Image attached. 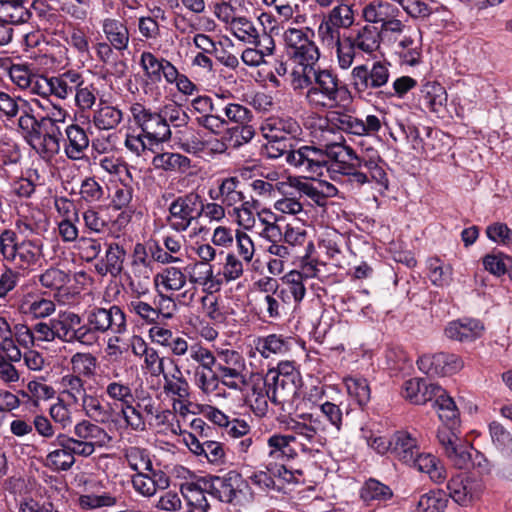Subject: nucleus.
Wrapping results in <instances>:
<instances>
[{
	"label": "nucleus",
	"instance_id": "nucleus-1",
	"mask_svg": "<svg viewBox=\"0 0 512 512\" xmlns=\"http://www.w3.org/2000/svg\"><path fill=\"white\" fill-rule=\"evenodd\" d=\"M359 152L345 143H334L324 151L314 146H301L290 154L289 161L306 171L311 177L323 175L326 168L345 177V181L354 188L375 182L384 189L388 188V177L384 169L385 161L372 145V139L361 138Z\"/></svg>",
	"mask_w": 512,
	"mask_h": 512
},
{
	"label": "nucleus",
	"instance_id": "nucleus-2",
	"mask_svg": "<svg viewBox=\"0 0 512 512\" xmlns=\"http://www.w3.org/2000/svg\"><path fill=\"white\" fill-rule=\"evenodd\" d=\"M64 114L59 109V115H62V118L45 116L38 120L33 115V108L29 102L19 113V130L32 149L45 161L52 160L60 152L63 138L61 125L65 123Z\"/></svg>",
	"mask_w": 512,
	"mask_h": 512
},
{
	"label": "nucleus",
	"instance_id": "nucleus-3",
	"mask_svg": "<svg viewBox=\"0 0 512 512\" xmlns=\"http://www.w3.org/2000/svg\"><path fill=\"white\" fill-rule=\"evenodd\" d=\"M348 86L332 69L317 67L313 87L305 92L307 104L318 111L347 108L352 103Z\"/></svg>",
	"mask_w": 512,
	"mask_h": 512
},
{
	"label": "nucleus",
	"instance_id": "nucleus-4",
	"mask_svg": "<svg viewBox=\"0 0 512 512\" xmlns=\"http://www.w3.org/2000/svg\"><path fill=\"white\" fill-rule=\"evenodd\" d=\"M434 407L443 424L437 430L438 443L454 466H463L469 456L462 447V437L459 429V412L454 400L447 395L435 400Z\"/></svg>",
	"mask_w": 512,
	"mask_h": 512
},
{
	"label": "nucleus",
	"instance_id": "nucleus-5",
	"mask_svg": "<svg viewBox=\"0 0 512 512\" xmlns=\"http://www.w3.org/2000/svg\"><path fill=\"white\" fill-rule=\"evenodd\" d=\"M86 347L96 345L101 335H122L127 331L125 312L117 305L92 307L83 315Z\"/></svg>",
	"mask_w": 512,
	"mask_h": 512
},
{
	"label": "nucleus",
	"instance_id": "nucleus-6",
	"mask_svg": "<svg viewBox=\"0 0 512 512\" xmlns=\"http://www.w3.org/2000/svg\"><path fill=\"white\" fill-rule=\"evenodd\" d=\"M62 440L72 444V452L84 458L90 457L97 448L106 446L111 437L104 428L90 420L82 419L73 427V435L62 437Z\"/></svg>",
	"mask_w": 512,
	"mask_h": 512
},
{
	"label": "nucleus",
	"instance_id": "nucleus-7",
	"mask_svg": "<svg viewBox=\"0 0 512 512\" xmlns=\"http://www.w3.org/2000/svg\"><path fill=\"white\" fill-rule=\"evenodd\" d=\"M327 424L321 416L313 413L302 414L298 420H292L289 429L295 443L301 446L304 453L319 452L325 445L323 434L327 431Z\"/></svg>",
	"mask_w": 512,
	"mask_h": 512
},
{
	"label": "nucleus",
	"instance_id": "nucleus-8",
	"mask_svg": "<svg viewBox=\"0 0 512 512\" xmlns=\"http://www.w3.org/2000/svg\"><path fill=\"white\" fill-rule=\"evenodd\" d=\"M313 38L314 31L310 28H287L283 33L287 55L299 65H316L320 52Z\"/></svg>",
	"mask_w": 512,
	"mask_h": 512
},
{
	"label": "nucleus",
	"instance_id": "nucleus-9",
	"mask_svg": "<svg viewBox=\"0 0 512 512\" xmlns=\"http://www.w3.org/2000/svg\"><path fill=\"white\" fill-rule=\"evenodd\" d=\"M269 400L286 412L294 408L298 395L299 375L297 372L268 370L266 376Z\"/></svg>",
	"mask_w": 512,
	"mask_h": 512
},
{
	"label": "nucleus",
	"instance_id": "nucleus-10",
	"mask_svg": "<svg viewBox=\"0 0 512 512\" xmlns=\"http://www.w3.org/2000/svg\"><path fill=\"white\" fill-rule=\"evenodd\" d=\"M201 483L208 495L225 504H236L243 492V486L247 484L242 475L235 470L223 475H205L201 477Z\"/></svg>",
	"mask_w": 512,
	"mask_h": 512
},
{
	"label": "nucleus",
	"instance_id": "nucleus-11",
	"mask_svg": "<svg viewBox=\"0 0 512 512\" xmlns=\"http://www.w3.org/2000/svg\"><path fill=\"white\" fill-rule=\"evenodd\" d=\"M390 63L386 61H375L371 67L366 64L355 66L351 72V83L358 93L371 95L376 91L377 95L385 94L380 90L385 87L390 78Z\"/></svg>",
	"mask_w": 512,
	"mask_h": 512
},
{
	"label": "nucleus",
	"instance_id": "nucleus-12",
	"mask_svg": "<svg viewBox=\"0 0 512 512\" xmlns=\"http://www.w3.org/2000/svg\"><path fill=\"white\" fill-rule=\"evenodd\" d=\"M134 123L141 129L143 136L149 144H160L171 139L172 132L169 124L164 122L159 111H152L141 103H134L130 107Z\"/></svg>",
	"mask_w": 512,
	"mask_h": 512
},
{
	"label": "nucleus",
	"instance_id": "nucleus-13",
	"mask_svg": "<svg viewBox=\"0 0 512 512\" xmlns=\"http://www.w3.org/2000/svg\"><path fill=\"white\" fill-rule=\"evenodd\" d=\"M338 4L332 7L322 18L318 26L319 40H326L333 43L339 37L344 36L341 31L350 29L355 22L353 7L346 1H337Z\"/></svg>",
	"mask_w": 512,
	"mask_h": 512
},
{
	"label": "nucleus",
	"instance_id": "nucleus-14",
	"mask_svg": "<svg viewBox=\"0 0 512 512\" xmlns=\"http://www.w3.org/2000/svg\"><path fill=\"white\" fill-rule=\"evenodd\" d=\"M200 195L189 192L177 196L168 207L167 225L174 231L185 232L199 218Z\"/></svg>",
	"mask_w": 512,
	"mask_h": 512
},
{
	"label": "nucleus",
	"instance_id": "nucleus-15",
	"mask_svg": "<svg viewBox=\"0 0 512 512\" xmlns=\"http://www.w3.org/2000/svg\"><path fill=\"white\" fill-rule=\"evenodd\" d=\"M56 338L61 342L74 344L79 343L86 347L84 339L85 331L83 318L72 311L60 312L56 318H53Z\"/></svg>",
	"mask_w": 512,
	"mask_h": 512
},
{
	"label": "nucleus",
	"instance_id": "nucleus-16",
	"mask_svg": "<svg viewBox=\"0 0 512 512\" xmlns=\"http://www.w3.org/2000/svg\"><path fill=\"white\" fill-rule=\"evenodd\" d=\"M395 53L401 64L416 66L422 57V32L419 27L407 29L405 34L394 38Z\"/></svg>",
	"mask_w": 512,
	"mask_h": 512
},
{
	"label": "nucleus",
	"instance_id": "nucleus-17",
	"mask_svg": "<svg viewBox=\"0 0 512 512\" xmlns=\"http://www.w3.org/2000/svg\"><path fill=\"white\" fill-rule=\"evenodd\" d=\"M418 368L429 375H451L463 368L462 359L453 353L439 352L423 355L417 361Z\"/></svg>",
	"mask_w": 512,
	"mask_h": 512
},
{
	"label": "nucleus",
	"instance_id": "nucleus-18",
	"mask_svg": "<svg viewBox=\"0 0 512 512\" xmlns=\"http://www.w3.org/2000/svg\"><path fill=\"white\" fill-rule=\"evenodd\" d=\"M261 130L269 142L275 143L287 137L296 138L302 132L300 124L292 117H269L262 124Z\"/></svg>",
	"mask_w": 512,
	"mask_h": 512
},
{
	"label": "nucleus",
	"instance_id": "nucleus-19",
	"mask_svg": "<svg viewBox=\"0 0 512 512\" xmlns=\"http://www.w3.org/2000/svg\"><path fill=\"white\" fill-rule=\"evenodd\" d=\"M184 442L188 449L201 461L207 460L211 464L224 462L225 451L220 442L197 438L194 434L188 433L184 436Z\"/></svg>",
	"mask_w": 512,
	"mask_h": 512
},
{
	"label": "nucleus",
	"instance_id": "nucleus-20",
	"mask_svg": "<svg viewBox=\"0 0 512 512\" xmlns=\"http://www.w3.org/2000/svg\"><path fill=\"white\" fill-rule=\"evenodd\" d=\"M132 485L136 492L145 497L153 496L158 490H165L170 485V479L165 472L152 469L132 476Z\"/></svg>",
	"mask_w": 512,
	"mask_h": 512
},
{
	"label": "nucleus",
	"instance_id": "nucleus-21",
	"mask_svg": "<svg viewBox=\"0 0 512 512\" xmlns=\"http://www.w3.org/2000/svg\"><path fill=\"white\" fill-rule=\"evenodd\" d=\"M64 153L72 161H79L85 158L89 148V137L85 130L77 124H70L64 129Z\"/></svg>",
	"mask_w": 512,
	"mask_h": 512
},
{
	"label": "nucleus",
	"instance_id": "nucleus-22",
	"mask_svg": "<svg viewBox=\"0 0 512 512\" xmlns=\"http://www.w3.org/2000/svg\"><path fill=\"white\" fill-rule=\"evenodd\" d=\"M249 392L246 394V402L250 405L253 413L263 417L268 412V385L266 378L258 374L249 376Z\"/></svg>",
	"mask_w": 512,
	"mask_h": 512
},
{
	"label": "nucleus",
	"instance_id": "nucleus-23",
	"mask_svg": "<svg viewBox=\"0 0 512 512\" xmlns=\"http://www.w3.org/2000/svg\"><path fill=\"white\" fill-rule=\"evenodd\" d=\"M62 437H66V434L57 435L52 445L59 448L50 451L46 456L45 465L53 471H68L75 464L76 453L72 452V444L62 440Z\"/></svg>",
	"mask_w": 512,
	"mask_h": 512
},
{
	"label": "nucleus",
	"instance_id": "nucleus-24",
	"mask_svg": "<svg viewBox=\"0 0 512 512\" xmlns=\"http://www.w3.org/2000/svg\"><path fill=\"white\" fill-rule=\"evenodd\" d=\"M420 450L417 440L406 431H397L391 436L390 454L409 465Z\"/></svg>",
	"mask_w": 512,
	"mask_h": 512
},
{
	"label": "nucleus",
	"instance_id": "nucleus-25",
	"mask_svg": "<svg viewBox=\"0 0 512 512\" xmlns=\"http://www.w3.org/2000/svg\"><path fill=\"white\" fill-rule=\"evenodd\" d=\"M328 124L346 134L364 137L363 120L348 113L346 108L330 110L327 114Z\"/></svg>",
	"mask_w": 512,
	"mask_h": 512
},
{
	"label": "nucleus",
	"instance_id": "nucleus-26",
	"mask_svg": "<svg viewBox=\"0 0 512 512\" xmlns=\"http://www.w3.org/2000/svg\"><path fill=\"white\" fill-rule=\"evenodd\" d=\"M483 326L475 319H461L452 321L445 328L448 338L459 342H471L482 334Z\"/></svg>",
	"mask_w": 512,
	"mask_h": 512
},
{
	"label": "nucleus",
	"instance_id": "nucleus-27",
	"mask_svg": "<svg viewBox=\"0 0 512 512\" xmlns=\"http://www.w3.org/2000/svg\"><path fill=\"white\" fill-rule=\"evenodd\" d=\"M82 83V73L76 70H67L51 76V96L66 100L73 96L77 85Z\"/></svg>",
	"mask_w": 512,
	"mask_h": 512
},
{
	"label": "nucleus",
	"instance_id": "nucleus-28",
	"mask_svg": "<svg viewBox=\"0 0 512 512\" xmlns=\"http://www.w3.org/2000/svg\"><path fill=\"white\" fill-rule=\"evenodd\" d=\"M209 356L210 349L203 345L191 350L185 356L179 357L177 359L171 360L175 365V372L177 373H185L190 375L191 373H195L201 366L205 369H210L209 365Z\"/></svg>",
	"mask_w": 512,
	"mask_h": 512
},
{
	"label": "nucleus",
	"instance_id": "nucleus-29",
	"mask_svg": "<svg viewBox=\"0 0 512 512\" xmlns=\"http://www.w3.org/2000/svg\"><path fill=\"white\" fill-rule=\"evenodd\" d=\"M181 493L186 500L188 512H209L210 504L207 500V490L203 489L201 477L197 482H187L181 485Z\"/></svg>",
	"mask_w": 512,
	"mask_h": 512
},
{
	"label": "nucleus",
	"instance_id": "nucleus-30",
	"mask_svg": "<svg viewBox=\"0 0 512 512\" xmlns=\"http://www.w3.org/2000/svg\"><path fill=\"white\" fill-rule=\"evenodd\" d=\"M447 102L445 88L437 82H426L422 85L419 94V103L431 112H440Z\"/></svg>",
	"mask_w": 512,
	"mask_h": 512
},
{
	"label": "nucleus",
	"instance_id": "nucleus-31",
	"mask_svg": "<svg viewBox=\"0 0 512 512\" xmlns=\"http://www.w3.org/2000/svg\"><path fill=\"white\" fill-rule=\"evenodd\" d=\"M126 256V250L118 243H110L106 249L105 258L100 264L96 265V270L101 275L110 274L117 277L123 270V263Z\"/></svg>",
	"mask_w": 512,
	"mask_h": 512
},
{
	"label": "nucleus",
	"instance_id": "nucleus-32",
	"mask_svg": "<svg viewBox=\"0 0 512 512\" xmlns=\"http://www.w3.org/2000/svg\"><path fill=\"white\" fill-rule=\"evenodd\" d=\"M103 33L107 42L117 51L128 48L130 34L125 23L118 19L106 18L102 22Z\"/></svg>",
	"mask_w": 512,
	"mask_h": 512
},
{
	"label": "nucleus",
	"instance_id": "nucleus-33",
	"mask_svg": "<svg viewBox=\"0 0 512 512\" xmlns=\"http://www.w3.org/2000/svg\"><path fill=\"white\" fill-rule=\"evenodd\" d=\"M218 383L229 390L243 393L249 386L246 364L216 371Z\"/></svg>",
	"mask_w": 512,
	"mask_h": 512
},
{
	"label": "nucleus",
	"instance_id": "nucleus-34",
	"mask_svg": "<svg viewBox=\"0 0 512 512\" xmlns=\"http://www.w3.org/2000/svg\"><path fill=\"white\" fill-rule=\"evenodd\" d=\"M414 461L409 466L415 467L418 471L429 475L430 479L435 483H442L445 478V469L440 461L431 454L418 453L413 457Z\"/></svg>",
	"mask_w": 512,
	"mask_h": 512
},
{
	"label": "nucleus",
	"instance_id": "nucleus-35",
	"mask_svg": "<svg viewBox=\"0 0 512 512\" xmlns=\"http://www.w3.org/2000/svg\"><path fill=\"white\" fill-rule=\"evenodd\" d=\"M323 46L328 49H335L338 65L341 69H348L352 66L355 59V51L358 50L356 46H354V42L351 36H342L339 37L338 41H334L331 43L326 40H320Z\"/></svg>",
	"mask_w": 512,
	"mask_h": 512
},
{
	"label": "nucleus",
	"instance_id": "nucleus-36",
	"mask_svg": "<svg viewBox=\"0 0 512 512\" xmlns=\"http://www.w3.org/2000/svg\"><path fill=\"white\" fill-rule=\"evenodd\" d=\"M18 0H0V22L22 24L29 21L31 12Z\"/></svg>",
	"mask_w": 512,
	"mask_h": 512
},
{
	"label": "nucleus",
	"instance_id": "nucleus-37",
	"mask_svg": "<svg viewBox=\"0 0 512 512\" xmlns=\"http://www.w3.org/2000/svg\"><path fill=\"white\" fill-rule=\"evenodd\" d=\"M295 443L291 434H273L267 439L269 457L276 460H290L296 457L297 453L292 447Z\"/></svg>",
	"mask_w": 512,
	"mask_h": 512
},
{
	"label": "nucleus",
	"instance_id": "nucleus-38",
	"mask_svg": "<svg viewBox=\"0 0 512 512\" xmlns=\"http://www.w3.org/2000/svg\"><path fill=\"white\" fill-rule=\"evenodd\" d=\"M254 345L256 351L264 358H269L273 355H283L289 351V340L277 334L258 337Z\"/></svg>",
	"mask_w": 512,
	"mask_h": 512
},
{
	"label": "nucleus",
	"instance_id": "nucleus-39",
	"mask_svg": "<svg viewBox=\"0 0 512 512\" xmlns=\"http://www.w3.org/2000/svg\"><path fill=\"white\" fill-rule=\"evenodd\" d=\"M221 203L227 207H233L245 200L241 190L242 182L237 176H230L218 181Z\"/></svg>",
	"mask_w": 512,
	"mask_h": 512
},
{
	"label": "nucleus",
	"instance_id": "nucleus-40",
	"mask_svg": "<svg viewBox=\"0 0 512 512\" xmlns=\"http://www.w3.org/2000/svg\"><path fill=\"white\" fill-rule=\"evenodd\" d=\"M399 9L387 1L377 0L367 4L362 11L363 18L369 23H380L381 27Z\"/></svg>",
	"mask_w": 512,
	"mask_h": 512
},
{
	"label": "nucleus",
	"instance_id": "nucleus-41",
	"mask_svg": "<svg viewBox=\"0 0 512 512\" xmlns=\"http://www.w3.org/2000/svg\"><path fill=\"white\" fill-rule=\"evenodd\" d=\"M351 38L358 50L372 54L380 47L381 32L374 26L365 25Z\"/></svg>",
	"mask_w": 512,
	"mask_h": 512
},
{
	"label": "nucleus",
	"instance_id": "nucleus-42",
	"mask_svg": "<svg viewBox=\"0 0 512 512\" xmlns=\"http://www.w3.org/2000/svg\"><path fill=\"white\" fill-rule=\"evenodd\" d=\"M41 256V240H23L17 246V251H15V260L13 261L20 267L24 268L37 263Z\"/></svg>",
	"mask_w": 512,
	"mask_h": 512
},
{
	"label": "nucleus",
	"instance_id": "nucleus-43",
	"mask_svg": "<svg viewBox=\"0 0 512 512\" xmlns=\"http://www.w3.org/2000/svg\"><path fill=\"white\" fill-rule=\"evenodd\" d=\"M119 497L112 492H92L80 495L78 505L83 510H96L101 508H110L116 506Z\"/></svg>",
	"mask_w": 512,
	"mask_h": 512
},
{
	"label": "nucleus",
	"instance_id": "nucleus-44",
	"mask_svg": "<svg viewBox=\"0 0 512 512\" xmlns=\"http://www.w3.org/2000/svg\"><path fill=\"white\" fill-rule=\"evenodd\" d=\"M87 420L95 424H105L110 420L111 414L96 395L87 394L79 404Z\"/></svg>",
	"mask_w": 512,
	"mask_h": 512
},
{
	"label": "nucleus",
	"instance_id": "nucleus-45",
	"mask_svg": "<svg viewBox=\"0 0 512 512\" xmlns=\"http://www.w3.org/2000/svg\"><path fill=\"white\" fill-rule=\"evenodd\" d=\"M152 164L156 169L184 172L191 167V160L179 153L164 152L155 155Z\"/></svg>",
	"mask_w": 512,
	"mask_h": 512
},
{
	"label": "nucleus",
	"instance_id": "nucleus-46",
	"mask_svg": "<svg viewBox=\"0 0 512 512\" xmlns=\"http://www.w3.org/2000/svg\"><path fill=\"white\" fill-rule=\"evenodd\" d=\"M124 458L130 469L136 471V473H144L154 469L150 452L145 448L128 447L124 450Z\"/></svg>",
	"mask_w": 512,
	"mask_h": 512
},
{
	"label": "nucleus",
	"instance_id": "nucleus-47",
	"mask_svg": "<svg viewBox=\"0 0 512 512\" xmlns=\"http://www.w3.org/2000/svg\"><path fill=\"white\" fill-rule=\"evenodd\" d=\"M163 391L167 396L177 397L180 401L185 400L190 395V385L183 373H164Z\"/></svg>",
	"mask_w": 512,
	"mask_h": 512
},
{
	"label": "nucleus",
	"instance_id": "nucleus-48",
	"mask_svg": "<svg viewBox=\"0 0 512 512\" xmlns=\"http://www.w3.org/2000/svg\"><path fill=\"white\" fill-rule=\"evenodd\" d=\"M230 30L239 40L248 44H258L260 34L254 23L245 17H234L230 21Z\"/></svg>",
	"mask_w": 512,
	"mask_h": 512
},
{
	"label": "nucleus",
	"instance_id": "nucleus-49",
	"mask_svg": "<svg viewBox=\"0 0 512 512\" xmlns=\"http://www.w3.org/2000/svg\"><path fill=\"white\" fill-rule=\"evenodd\" d=\"M122 119V111L109 105H101L93 115V123L100 130L114 129L121 123Z\"/></svg>",
	"mask_w": 512,
	"mask_h": 512
},
{
	"label": "nucleus",
	"instance_id": "nucleus-50",
	"mask_svg": "<svg viewBox=\"0 0 512 512\" xmlns=\"http://www.w3.org/2000/svg\"><path fill=\"white\" fill-rule=\"evenodd\" d=\"M61 384L63 386L62 394L67 396L70 405H79L88 394L85 381L78 375L67 374L63 376Z\"/></svg>",
	"mask_w": 512,
	"mask_h": 512
},
{
	"label": "nucleus",
	"instance_id": "nucleus-51",
	"mask_svg": "<svg viewBox=\"0 0 512 512\" xmlns=\"http://www.w3.org/2000/svg\"><path fill=\"white\" fill-rule=\"evenodd\" d=\"M208 359L210 368H214L215 371L246 364L244 357L231 349H221L216 354L210 350Z\"/></svg>",
	"mask_w": 512,
	"mask_h": 512
},
{
	"label": "nucleus",
	"instance_id": "nucleus-52",
	"mask_svg": "<svg viewBox=\"0 0 512 512\" xmlns=\"http://www.w3.org/2000/svg\"><path fill=\"white\" fill-rule=\"evenodd\" d=\"M392 496L393 492L391 488L374 478L368 479L360 491L361 499L367 503L372 501H387L391 499Z\"/></svg>",
	"mask_w": 512,
	"mask_h": 512
},
{
	"label": "nucleus",
	"instance_id": "nucleus-53",
	"mask_svg": "<svg viewBox=\"0 0 512 512\" xmlns=\"http://www.w3.org/2000/svg\"><path fill=\"white\" fill-rule=\"evenodd\" d=\"M152 274L151 265H132L129 277V287L138 297L148 293V284Z\"/></svg>",
	"mask_w": 512,
	"mask_h": 512
},
{
	"label": "nucleus",
	"instance_id": "nucleus-54",
	"mask_svg": "<svg viewBox=\"0 0 512 512\" xmlns=\"http://www.w3.org/2000/svg\"><path fill=\"white\" fill-rule=\"evenodd\" d=\"M128 308L129 311L136 315L143 323L148 325L160 324L154 301L148 303L142 301L140 297L136 295V298L132 299L128 304Z\"/></svg>",
	"mask_w": 512,
	"mask_h": 512
},
{
	"label": "nucleus",
	"instance_id": "nucleus-55",
	"mask_svg": "<svg viewBox=\"0 0 512 512\" xmlns=\"http://www.w3.org/2000/svg\"><path fill=\"white\" fill-rule=\"evenodd\" d=\"M28 101L21 98L11 96L10 94L0 91V118L7 121L15 119L21 109L26 107Z\"/></svg>",
	"mask_w": 512,
	"mask_h": 512
},
{
	"label": "nucleus",
	"instance_id": "nucleus-56",
	"mask_svg": "<svg viewBox=\"0 0 512 512\" xmlns=\"http://www.w3.org/2000/svg\"><path fill=\"white\" fill-rule=\"evenodd\" d=\"M70 364L72 375L90 377L96 368V357L91 353L77 352L71 357Z\"/></svg>",
	"mask_w": 512,
	"mask_h": 512
},
{
	"label": "nucleus",
	"instance_id": "nucleus-57",
	"mask_svg": "<svg viewBox=\"0 0 512 512\" xmlns=\"http://www.w3.org/2000/svg\"><path fill=\"white\" fill-rule=\"evenodd\" d=\"M447 499L443 492H430L422 495L415 508V512H444Z\"/></svg>",
	"mask_w": 512,
	"mask_h": 512
},
{
	"label": "nucleus",
	"instance_id": "nucleus-58",
	"mask_svg": "<svg viewBox=\"0 0 512 512\" xmlns=\"http://www.w3.org/2000/svg\"><path fill=\"white\" fill-rule=\"evenodd\" d=\"M41 285L53 291H60L70 282V276L58 268H48L39 276Z\"/></svg>",
	"mask_w": 512,
	"mask_h": 512
},
{
	"label": "nucleus",
	"instance_id": "nucleus-59",
	"mask_svg": "<svg viewBox=\"0 0 512 512\" xmlns=\"http://www.w3.org/2000/svg\"><path fill=\"white\" fill-rule=\"evenodd\" d=\"M96 88L93 83H87L82 76V83L77 85L73 94L75 104L81 111L90 110L96 102Z\"/></svg>",
	"mask_w": 512,
	"mask_h": 512
},
{
	"label": "nucleus",
	"instance_id": "nucleus-60",
	"mask_svg": "<svg viewBox=\"0 0 512 512\" xmlns=\"http://www.w3.org/2000/svg\"><path fill=\"white\" fill-rule=\"evenodd\" d=\"M164 58H158L153 53L144 51L140 56V66L145 76L153 83L161 82V69Z\"/></svg>",
	"mask_w": 512,
	"mask_h": 512
},
{
	"label": "nucleus",
	"instance_id": "nucleus-61",
	"mask_svg": "<svg viewBox=\"0 0 512 512\" xmlns=\"http://www.w3.org/2000/svg\"><path fill=\"white\" fill-rule=\"evenodd\" d=\"M347 391L360 406L366 405L370 400V387L368 381L362 377H348L345 379Z\"/></svg>",
	"mask_w": 512,
	"mask_h": 512
},
{
	"label": "nucleus",
	"instance_id": "nucleus-62",
	"mask_svg": "<svg viewBox=\"0 0 512 512\" xmlns=\"http://www.w3.org/2000/svg\"><path fill=\"white\" fill-rule=\"evenodd\" d=\"M483 265L493 275L508 274L512 278V258L509 256L503 254L487 255L483 259Z\"/></svg>",
	"mask_w": 512,
	"mask_h": 512
},
{
	"label": "nucleus",
	"instance_id": "nucleus-63",
	"mask_svg": "<svg viewBox=\"0 0 512 512\" xmlns=\"http://www.w3.org/2000/svg\"><path fill=\"white\" fill-rule=\"evenodd\" d=\"M193 375L196 386L204 394L209 395L219 388L218 378L214 368L205 369L201 366Z\"/></svg>",
	"mask_w": 512,
	"mask_h": 512
},
{
	"label": "nucleus",
	"instance_id": "nucleus-64",
	"mask_svg": "<svg viewBox=\"0 0 512 512\" xmlns=\"http://www.w3.org/2000/svg\"><path fill=\"white\" fill-rule=\"evenodd\" d=\"M489 433L492 443L497 449L503 452H512V435L501 423L491 422Z\"/></svg>",
	"mask_w": 512,
	"mask_h": 512
}]
</instances>
